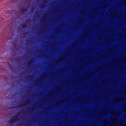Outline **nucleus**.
<instances>
[{
	"mask_svg": "<svg viewBox=\"0 0 126 126\" xmlns=\"http://www.w3.org/2000/svg\"><path fill=\"white\" fill-rule=\"evenodd\" d=\"M103 126H106V124H104L103 125Z\"/></svg>",
	"mask_w": 126,
	"mask_h": 126,
	"instance_id": "nucleus-4",
	"label": "nucleus"
},
{
	"mask_svg": "<svg viewBox=\"0 0 126 126\" xmlns=\"http://www.w3.org/2000/svg\"><path fill=\"white\" fill-rule=\"evenodd\" d=\"M124 100L123 97H116L115 99V101L116 102H119L121 101H123Z\"/></svg>",
	"mask_w": 126,
	"mask_h": 126,
	"instance_id": "nucleus-1",
	"label": "nucleus"
},
{
	"mask_svg": "<svg viewBox=\"0 0 126 126\" xmlns=\"http://www.w3.org/2000/svg\"><path fill=\"white\" fill-rule=\"evenodd\" d=\"M123 109L124 111L125 110V106H124L123 107Z\"/></svg>",
	"mask_w": 126,
	"mask_h": 126,
	"instance_id": "nucleus-2",
	"label": "nucleus"
},
{
	"mask_svg": "<svg viewBox=\"0 0 126 126\" xmlns=\"http://www.w3.org/2000/svg\"><path fill=\"white\" fill-rule=\"evenodd\" d=\"M106 123L107 124H108V122H106Z\"/></svg>",
	"mask_w": 126,
	"mask_h": 126,
	"instance_id": "nucleus-3",
	"label": "nucleus"
}]
</instances>
